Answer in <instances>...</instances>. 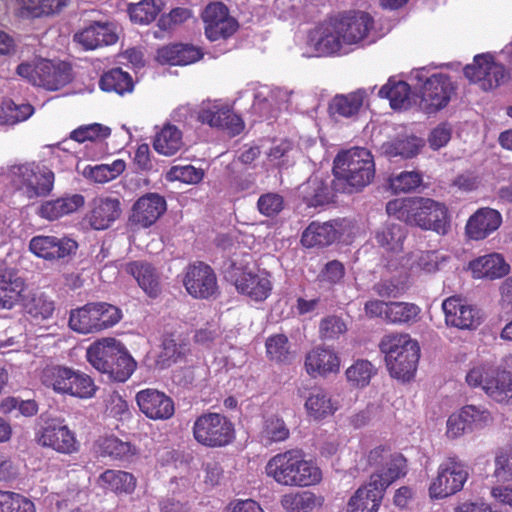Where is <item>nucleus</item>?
I'll return each mask as SVG.
<instances>
[{"label": "nucleus", "mask_w": 512, "mask_h": 512, "mask_svg": "<svg viewBox=\"0 0 512 512\" xmlns=\"http://www.w3.org/2000/svg\"><path fill=\"white\" fill-rule=\"evenodd\" d=\"M16 71L34 86L51 91L58 90L71 81V66L63 61L40 59L35 64L21 63Z\"/></svg>", "instance_id": "6e6552de"}, {"label": "nucleus", "mask_w": 512, "mask_h": 512, "mask_svg": "<svg viewBox=\"0 0 512 512\" xmlns=\"http://www.w3.org/2000/svg\"><path fill=\"white\" fill-rule=\"evenodd\" d=\"M13 185L28 199L50 194L54 185V173L35 163L19 165L13 172Z\"/></svg>", "instance_id": "1a4fd4ad"}, {"label": "nucleus", "mask_w": 512, "mask_h": 512, "mask_svg": "<svg viewBox=\"0 0 512 512\" xmlns=\"http://www.w3.org/2000/svg\"><path fill=\"white\" fill-rule=\"evenodd\" d=\"M0 512H37L35 504L26 496L0 490Z\"/></svg>", "instance_id": "bf43d9fd"}, {"label": "nucleus", "mask_w": 512, "mask_h": 512, "mask_svg": "<svg viewBox=\"0 0 512 512\" xmlns=\"http://www.w3.org/2000/svg\"><path fill=\"white\" fill-rule=\"evenodd\" d=\"M230 277L236 290L253 301L262 302L271 294L272 282L266 271L255 273L247 266L233 264Z\"/></svg>", "instance_id": "4468645a"}, {"label": "nucleus", "mask_w": 512, "mask_h": 512, "mask_svg": "<svg viewBox=\"0 0 512 512\" xmlns=\"http://www.w3.org/2000/svg\"><path fill=\"white\" fill-rule=\"evenodd\" d=\"M456 92L451 77L444 73H435L428 77L420 88V108L426 114H433L445 108Z\"/></svg>", "instance_id": "f8f14e48"}, {"label": "nucleus", "mask_w": 512, "mask_h": 512, "mask_svg": "<svg viewBox=\"0 0 512 512\" xmlns=\"http://www.w3.org/2000/svg\"><path fill=\"white\" fill-rule=\"evenodd\" d=\"M420 308L407 302H389L386 308V321L392 324H403L416 321Z\"/></svg>", "instance_id": "6e6d98bb"}, {"label": "nucleus", "mask_w": 512, "mask_h": 512, "mask_svg": "<svg viewBox=\"0 0 512 512\" xmlns=\"http://www.w3.org/2000/svg\"><path fill=\"white\" fill-rule=\"evenodd\" d=\"M126 168V163L122 159H117L111 164L97 165L90 171V177L98 183H106L116 179Z\"/></svg>", "instance_id": "0e129e2a"}, {"label": "nucleus", "mask_w": 512, "mask_h": 512, "mask_svg": "<svg viewBox=\"0 0 512 512\" xmlns=\"http://www.w3.org/2000/svg\"><path fill=\"white\" fill-rule=\"evenodd\" d=\"M344 44H358L364 40L374 26V19L364 11H347L332 17Z\"/></svg>", "instance_id": "f3484780"}, {"label": "nucleus", "mask_w": 512, "mask_h": 512, "mask_svg": "<svg viewBox=\"0 0 512 512\" xmlns=\"http://www.w3.org/2000/svg\"><path fill=\"white\" fill-rule=\"evenodd\" d=\"M384 491L372 482L360 487L350 498L347 512H377L381 504Z\"/></svg>", "instance_id": "e433bc0d"}, {"label": "nucleus", "mask_w": 512, "mask_h": 512, "mask_svg": "<svg viewBox=\"0 0 512 512\" xmlns=\"http://www.w3.org/2000/svg\"><path fill=\"white\" fill-rule=\"evenodd\" d=\"M41 380L58 394L80 399L92 398L98 389L90 375L60 365L45 368Z\"/></svg>", "instance_id": "39448f33"}, {"label": "nucleus", "mask_w": 512, "mask_h": 512, "mask_svg": "<svg viewBox=\"0 0 512 512\" xmlns=\"http://www.w3.org/2000/svg\"><path fill=\"white\" fill-rule=\"evenodd\" d=\"M161 10L162 3L158 4L155 0H141L128 6L130 19L139 24L151 23L156 19Z\"/></svg>", "instance_id": "4d7b16f0"}, {"label": "nucleus", "mask_w": 512, "mask_h": 512, "mask_svg": "<svg viewBox=\"0 0 512 512\" xmlns=\"http://www.w3.org/2000/svg\"><path fill=\"white\" fill-rule=\"evenodd\" d=\"M34 113V107L29 103L16 104L12 100L0 105V124L14 125L27 120Z\"/></svg>", "instance_id": "5fc2aeb1"}, {"label": "nucleus", "mask_w": 512, "mask_h": 512, "mask_svg": "<svg viewBox=\"0 0 512 512\" xmlns=\"http://www.w3.org/2000/svg\"><path fill=\"white\" fill-rule=\"evenodd\" d=\"M137 367V362L125 349L114 361L109 365V368L103 373L107 374L109 379L124 383L134 373Z\"/></svg>", "instance_id": "3c124183"}, {"label": "nucleus", "mask_w": 512, "mask_h": 512, "mask_svg": "<svg viewBox=\"0 0 512 512\" xmlns=\"http://www.w3.org/2000/svg\"><path fill=\"white\" fill-rule=\"evenodd\" d=\"M280 502L288 512H310L323 504V498L311 491L291 492L284 494Z\"/></svg>", "instance_id": "de8ad7c7"}, {"label": "nucleus", "mask_w": 512, "mask_h": 512, "mask_svg": "<svg viewBox=\"0 0 512 512\" xmlns=\"http://www.w3.org/2000/svg\"><path fill=\"white\" fill-rule=\"evenodd\" d=\"M365 92L358 90L347 95H336L330 104V112L342 117H351L357 114L363 105Z\"/></svg>", "instance_id": "8fccbe9b"}, {"label": "nucleus", "mask_w": 512, "mask_h": 512, "mask_svg": "<svg viewBox=\"0 0 512 512\" xmlns=\"http://www.w3.org/2000/svg\"><path fill=\"white\" fill-rule=\"evenodd\" d=\"M376 372V368L370 361L358 359L346 369L345 375L352 387L363 388L369 385Z\"/></svg>", "instance_id": "864d4df0"}, {"label": "nucleus", "mask_w": 512, "mask_h": 512, "mask_svg": "<svg viewBox=\"0 0 512 512\" xmlns=\"http://www.w3.org/2000/svg\"><path fill=\"white\" fill-rule=\"evenodd\" d=\"M74 40L86 50H93L101 46L115 44L118 36L110 23L93 22L75 33Z\"/></svg>", "instance_id": "7c9ffc66"}, {"label": "nucleus", "mask_w": 512, "mask_h": 512, "mask_svg": "<svg viewBox=\"0 0 512 512\" xmlns=\"http://www.w3.org/2000/svg\"><path fill=\"white\" fill-rule=\"evenodd\" d=\"M267 477L288 487H309L322 479L320 468L306 460L301 450H286L271 457L265 465Z\"/></svg>", "instance_id": "7ed1b4c3"}, {"label": "nucleus", "mask_w": 512, "mask_h": 512, "mask_svg": "<svg viewBox=\"0 0 512 512\" xmlns=\"http://www.w3.org/2000/svg\"><path fill=\"white\" fill-rule=\"evenodd\" d=\"M267 358L276 363H288L292 352L288 337L285 334H273L265 342Z\"/></svg>", "instance_id": "603ef678"}, {"label": "nucleus", "mask_w": 512, "mask_h": 512, "mask_svg": "<svg viewBox=\"0 0 512 512\" xmlns=\"http://www.w3.org/2000/svg\"><path fill=\"white\" fill-rule=\"evenodd\" d=\"M84 203L81 194H73L44 202L39 207L38 214L43 219L53 221L77 211Z\"/></svg>", "instance_id": "f704fd0d"}, {"label": "nucleus", "mask_w": 512, "mask_h": 512, "mask_svg": "<svg viewBox=\"0 0 512 512\" xmlns=\"http://www.w3.org/2000/svg\"><path fill=\"white\" fill-rule=\"evenodd\" d=\"M463 72L470 82L478 84L484 91L493 90L509 79L505 66L496 62L490 53L474 56L473 63L466 65Z\"/></svg>", "instance_id": "9d476101"}, {"label": "nucleus", "mask_w": 512, "mask_h": 512, "mask_svg": "<svg viewBox=\"0 0 512 512\" xmlns=\"http://www.w3.org/2000/svg\"><path fill=\"white\" fill-rule=\"evenodd\" d=\"M445 323L462 330L476 328L480 324L479 310L459 296H451L442 303Z\"/></svg>", "instance_id": "aec40b11"}, {"label": "nucleus", "mask_w": 512, "mask_h": 512, "mask_svg": "<svg viewBox=\"0 0 512 512\" xmlns=\"http://www.w3.org/2000/svg\"><path fill=\"white\" fill-rule=\"evenodd\" d=\"M18 3L23 16L40 18L61 13L70 0H18Z\"/></svg>", "instance_id": "c03bdc74"}, {"label": "nucleus", "mask_w": 512, "mask_h": 512, "mask_svg": "<svg viewBox=\"0 0 512 512\" xmlns=\"http://www.w3.org/2000/svg\"><path fill=\"white\" fill-rule=\"evenodd\" d=\"M473 278L496 280L505 277L510 272V265L502 254L492 252L471 260L468 264Z\"/></svg>", "instance_id": "c85d7f7f"}, {"label": "nucleus", "mask_w": 512, "mask_h": 512, "mask_svg": "<svg viewBox=\"0 0 512 512\" xmlns=\"http://www.w3.org/2000/svg\"><path fill=\"white\" fill-rule=\"evenodd\" d=\"M262 433L270 442H282L289 438L290 430L282 418L271 416L265 420Z\"/></svg>", "instance_id": "69168bd1"}, {"label": "nucleus", "mask_w": 512, "mask_h": 512, "mask_svg": "<svg viewBox=\"0 0 512 512\" xmlns=\"http://www.w3.org/2000/svg\"><path fill=\"white\" fill-rule=\"evenodd\" d=\"M305 409L309 417L321 421L333 416L338 410V402L325 390H313L305 402Z\"/></svg>", "instance_id": "ea45409f"}, {"label": "nucleus", "mask_w": 512, "mask_h": 512, "mask_svg": "<svg viewBox=\"0 0 512 512\" xmlns=\"http://www.w3.org/2000/svg\"><path fill=\"white\" fill-rule=\"evenodd\" d=\"M125 349V345L112 337L101 338L93 342L86 351L87 361L92 367L101 373H104L109 365Z\"/></svg>", "instance_id": "bb28decb"}, {"label": "nucleus", "mask_w": 512, "mask_h": 512, "mask_svg": "<svg viewBox=\"0 0 512 512\" xmlns=\"http://www.w3.org/2000/svg\"><path fill=\"white\" fill-rule=\"evenodd\" d=\"M136 402L140 411L152 420H168L175 413L172 398L157 389L140 390L136 394Z\"/></svg>", "instance_id": "412c9836"}, {"label": "nucleus", "mask_w": 512, "mask_h": 512, "mask_svg": "<svg viewBox=\"0 0 512 512\" xmlns=\"http://www.w3.org/2000/svg\"><path fill=\"white\" fill-rule=\"evenodd\" d=\"M111 129L99 123L82 125L70 133V139L78 143L106 139L110 136Z\"/></svg>", "instance_id": "052dcab7"}, {"label": "nucleus", "mask_w": 512, "mask_h": 512, "mask_svg": "<svg viewBox=\"0 0 512 512\" xmlns=\"http://www.w3.org/2000/svg\"><path fill=\"white\" fill-rule=\"evenodd\" d=\"M25 280L14 269L0 270V309L10 310L22 299Z\"/></svg>", "instance_id": "2f4dec72"}, {"label": "nucleus", "mask_w": 512, "mask_h": 512, "mask_svg": "<svg viewBox=\"0 0 512 512\" xmlns=\"http://www.w3.org/2000/svg\"><path fill=\"white\" fill-rule=\"evenodd\" d=\"M468 478L464 463L457 456L448 457L438 468L437 477L429 486L431 498L443 499L459 492Z\"/></svg>", "instance_id": "9b49d317"}, {"label": "nucleus", "mask_w": 512, "mask_h": 512, "mask_svg": "<svg viewBox=\"0 0 512 512\" xmlns=\"http://www.w3.org/2000/svg\"><path fill=\"white\" fill-rule=\"evenodd\" d=\"M24 313L35 323L50 319L55 311V302L44 292H33L22 297Z\"/></svg>", "instance_id": "c9c22d12"}, {"label": "nucleus", "mask_w": 512, "mask_h": 512, "mask_svg": "<svg viewBox=\"0 0 512 512\" xmlns=\"http://www.w3.org/2000/svg\"><path fill=\"white\" fill-rule=\"evenodd\" d=\"M30 251L50 262L68 261L78 250L76 240L67 236L37 235L29 242Z\"/></svg>", "instance_id": "dca6fc26"}, {"label": "nucleus", "mask_w": 512, "mask_h": 512, "mask_svg": "<svg viewBox=\"0 0 512 512\" xmlns=\"http://www.w3.org/2000/svg\"><path fill=\"white\" fill-rule=\"evenodd\" d=\"M379 349L385 355L387 369L393 378L409 381L414 376L420 347L408 334L385 335L379 343Z\"/></svg>", "instance_id": "20e7f679"}, {"label": "nucleus", "mask_w": 512, "mask_h": 512, "mask_svg": "<svg viewBox=\"0 0 512 512\" xmlns=\"http://www.w3.org/2000/svg\"><path fill=\"white\" fill-rule=\"evenodd\" d=\"M334 189L339 193L362 191L375 177L372 153L363 147L338 152L333 161Z\"/></svg>", "instance_id": "f03ea898"}, {"label": "nucleus", "mask_w": 512, "mask_h": 512, "mask_svg": "<svg viewBox=\"0 0 512 512\" xmlns=\"http://www.w3.org/2000/svg\"><path fill=\"white\" fill-rule=\"evenodd\" d=\"M405 229L399 224H387L376 232L377 244L387 252L398 253L403 249Z\"/></svg>", "instance_id": "09e8293b"}, {"label": "nucleus", "mask_w": 512, "mask_h": 512, "mask_svg": "<svg viewBox=\"0 0 512 512\" xmlns=\"http://www.w3.org/2000/svg\"><path fill=\"white\" fill-rule=\"evenodd\" d=\"M166 210L167 203L163 196L158 193H147L133 204L129 221L134 226L149 228Z\"/></svg>", "instance_id": "4be33fe9"}, {"label": "nucleus", "mask_w": 512, "mask_h": 512, "mask_svg": "<svg viewBox=\"0 0 512 512\" xmlns=\"http://www.w3.org/2000/svg\"><path fill=\"white\" fill-rule=\"evenodd\" d=\"M203 57L201 50L189 44H171L157 50V61L160 64L184 66L192 64Z\"/></svg>", "instance_id": "473e14b6"}, {"label": "nucleus", "mask_w": 512, "mask_h": 512, "mask_svg": "<svg viewBox=\"0 0 512 512\" xmlns=\"http://www.w3.org/2000/svg\"><path fill=\"white\" fill-rule=\"evenodd\" d=\"M94 447L100 456L115 460H130L136 454L134 445L114 435L99 437Z\"/></svg>", "instance_id": "a19ab883"}, {"label": "nucleus", "mask_w": 512, "mask_h": 512, "mask_svg": "<svg viewBox=\"0 0 512 512\" xmlns=\"http://www.w3.org/2000/svg\"><path fill=\"white\" fill-rule=\"evenodd\" d=\"M461 409L469 429L484 428L493 422L492 414L484 406L465 405Z\"/></svg>", "instance_id": "e2e57ef3"}, {"label": "nucleus", "mask_w": 512, "mask_h": 512, "mask_svg": "<svg viewBox=\"0 0 512 512\" xmlns=\"http://www.w3.org/2000/svg\"><path fill=\"white\" fill-rule=\"evenodd\" d=\"M99 87L105 92H115L119 95L133 91L134 82L131 75L121 68L106 71L99 80Z\"/></svg>", "instance_id": "49530a36"}, {"label": "nucleus", "mask_w": 512, "mask_h": 512, "mask_svg": "<svg viewBox=\"0 0 512 512\" xmlns=\"http://www.w3.org/2000/svg\"><path fill=\"white\" fill-rule=\"evenodd\" d=\"M202 19L205 35L210 41L228 39L239 27L236 19L229 15L228 8L220 2L207 5Z\"/></svg>", "instance_id": "6ab92c4d"}, {"label": "nucleus", "mask_w": 512, "mask_h": 512, "mask_svg": "<svg viewBox=\"0 0 512 512\" xmlns=\"http://www.w3.org/2000/svg\"><path fill=\"white\" fill-rule=\"evenodd\" d=\"M340 364V357L334 349L319 345L312 348L305 355L304 368L312 378L326 377L338 373Z\"/></svg>", "instance_id": "5701e85b"}, {"label": "nucleus", "mask_w": 512, "mask_h": 512, "mask_svg": "<svg viewBox=\"0 0 512 512\" xmlns=\"http://www.w3.org/2000/svg\"><path fill=\"white\" fill-rule=\"evenodd\" d=\"M502 224L501 213L489 207L479 208L466 222L465 234L470 240H484Z\"/></svg>", "instance_id": "393cba45"}, {"label": "nucleus", "mask_w": 512, "mask_h": 512, "mask_svg": "<svg viewBox=\"0 0 512 512\" xmlns=\"http://www.w3.org/2000/svg\"><path fill=\"white\" fill-rule=\"evenodd\" d=\"M309 44L318 56H330L340 52L344 44L333 19L319 26L309 35Z\"/></svg>", "instance_id": "c756f323"}, {"label": "nucleus", "mask_w": 512, "mask_h": 512, "mask_svg": "<svg viewBox=\"0 0 512 512\" xmlns=\"http://www.w3.org/2000/svg\"><path fill=\"white\" fill-rule=\"evenodd\" d=\"M415 137L395 139L382 144L381 152L389 158L400 156L402 158H412L417 155L419 146Z\"/></svg>", "instance_id": "13d9d810"}, {"label": "nucleus", "mask_w": 512, "mask_h": 512, "mask_svg": "<svg viewBox=\"0 0 512 512\" xmlns=\"http://www.w3.org/2000/svg\"><path fill=\"white\" fill-rule=\"evenodd\" d=\"M340 234L332 222H311L303 231L301 243L304 247H326L334 243Z\"/></svg>", "instance_id": "72a5a7b5"}, {"label": "nucleus", "mask_w": 512, "mask_h": 512, "mask_svg": "<svg viewBox=\"0 0 512 512\" xmlns=\"http://www.w3.org/2000/svg\"><path fill=\"white\" fill-rule=\"evenodd\" d=\"M183 135L181 130L170 123L165 124L155 134L153 147L155 151L164 156L175 155L183 146Z\"/></svg>", "instance_id": "37998d69"}, {"label": "nucleus", "mask_w": 512, "mask_h": 512, "mask_svg": "<svg viewBox=\"0 0 512 512\" xmlns=\"http://www.w3.org/2000/svg\"><path fill=\"white\" fill-rule=\"evenodd\" d=\"M334 180L331 185L327 179H322L318 175L310 176L304 183L298 187V195L307 207H323L334 202L335 193Z\"/></svg>", "instance_id": "b1692460"}, {"label": "nucleus", "mask_w": 512, "mask_h": 512, "mask_svg": "<svg viewBox=\"0 0 512 512\" xmlns=\"http://www.w3.org/2000/svg\"><path fill=\"white\" fill-rule=\"evenodd\" d=\"M124 271L136 280L148 297L155 299L161 294V275L151 263L144 260L130 261L125 264Z\"/></svg>", "instance_id": "a878e982"}, {"label": "nucleus", "mask_w": 512, "mask_h": 512, "mask_svg": "<svg viewBox=\"0 0 512 512\" xmlns=\"http://www.w3.org/2000/svg\"><path fill=\"white\" fill-rule=\"evenodd\" d=\"M0 411L3 414H10L13 412L24 417H32L38 412V404L34 400H22L16 397H7L0 403Z\"/></svg>", "instance_id": "680f3d73"}, {"label": "nucleus", "mask_w": 512, "mask_h": 512, "mask_svg": "<svg viewBox=\"0 0 512 512\" xmlns=\"http://www.w3.org/2000/svg\"><path fill=\"white\" fill-rule=\"evenodd\" d=\"M197 443L208 448L228 446L235 439V427L224 414L206 412L196 418L192 427Z\"/></svg>", "instance_id": "0eeeda50"}, {"label": "nucleus", "mask_w": 512, "mask_h": 512, "mask_svg": "<svg viewBox=\"0 0 512 512\" xmlns=\"http://www.w3.org/2000/svg\"><path fill=\"white\" fill-rule=\"evenodd\" d=\"M121 214V204L117 198L97 197L91 202V209L86 215L90 226L95 230H105Z\"/></svg>", "instance_id": "cd10ccee"}, {"label": "nucleus", "mask_w": 512, "mask_h": 512, "mask_svg": "<svg viewBox=\"0 0 512 512\" xmlns=\"http://www.w3.org/2000/svg\"><path fill=\"white\" fill-rule=\"evenodd\" d=\"M410 94L411 87L407 82L393 78H389L378 93L381 98L389 100L390 106L394 110L407 108L410 104Z\"/></svg>", "instance_id": "a18cd8bd"}, {"label": "nucleus", "mask_w": 512, "mask_h": 512, "mask_svg": "<svg viewBox=\"0 0 512 512\" xmlns=\"http://www.w3.org/2000/svg\"><path fill=\"white\" fill-rule=\"evenodd\" d=\"M484 392L498 403L512 402V374L509 371L496 369L486 379Z\"/></svg>", "instance_id": "4c0bfd02"}, {"label": "nucleus", "mask_w": 512, "mask_h": 512, "mask_svg": "<svg viewBox=\"0 0 512 512\" xmlns=\"http://www.w3.org/2000/svg\"><path fill=\"white\" fill-rule=\"evenodd\" d=\"M347 326L341 317L330 315L323 318L319 325V334L322 339L334 340L346 333Z\"/></svg>", "instance_id": "338daca9"}, {"label": "nucleus", "mask_w": 512, "mask_h": 512, "mask_svg": "<svg viewBox=\"0 0 512 512\" xmlns=\"http://www.w3.org/2000/svg\"><path fill=\"white\" fill-rule=\"evenodd\" d=\"M187 293L195 299H209L218 293V282L210 265L196 261L190 263L183 276Z\"/></svg>", "instance_id": "2eb2a0df"}, {"label": "nucleus", "mask_w": 512, "mask_h": 512, "mask_svg": "<svg viewBox=\"0 0 512 512\" xmlns=\"http://www.w3.org/2000/svg\"><path fill=\"white\" fill-rule=\"evenodd\" d=\"M122 318L121 310L107 302H90L73 309L69 316V327L78 333L89 334L115 326Z\"/></svg>", "instance_id": "423d86ee"}, {"label": "nucleus", "mask_w": 512, "mask_h": 512, "mask_svg": "<svg viewBox=\"0 0 512 512\" xmlns=\"http://www.w3.org/2000/svg\"><path fill=\"white\" fill-rule=\"evenodd\" d=\"M406 462V458L401 453H392L381 470L371 475L372 485H376L385 492L395 480L406 474Z\"/></svg>", "instance_id": "58836bf2"}, {"label": "nucleus", "mask_w": 512, "mask_h": 512, "mask_svg": "<svg viewBox=\"0 0 512 512\" xmlns=\"http://www.w3.org/2000/svg\"><path fill=\"white\" fill-rule=\"evenodd\" d=\"M389 216L419 227L425 231H433L438 235H446L451 229L449 210L444 203L426 197H406L390 200L386 204Z\"/></svg>", "instance_id": "f257e3e1"}, {"label": "nucleus", "mask_w": 512, "mask_h": 512, "mask_svg": "<svg viewBox=\"0 0 512 512\" xmlns=\"http://www.w3.org/2000/svg\"><path fill=\"white\" fill-rule=\"evenodd\" d=\"M136 483L133 474L122 470L107 469L99 476V485L118 495L133 493Z\"/></svg>", "instance_id": "79ce46f5"}, {"label": "nucleus", "mask_w": 512, "mask_h": 512, "mask_svg": "<svg viewBox=\"0 0 512 512\" xmlns=\"http://www.w3.org/2000/svg\"><path fill=\"white\" fill-rule=\"evenodd\" d=\"M197 120L211 128L225 131L231 137L241 134L245 128L242 117L218 101L203 103L197 112Z\"/></svg>", "instance_id": "ddd939ff"}, {"label": "nucleus", "mask_w": 512, "mask_h": 512, "mask_svg": "<svg viewBox=\"0 0 512 512\" xmlns=\"http://www.w3.org/2000/svg\"><path fill=\"white\" fill-rule=\"evenodd\" d=\"M193 16L191 9L186 7H176L167 14H162L158 19L157 26L162 31H170L176 26L183 24Z\"/></svg>", "instance_id": "774afa93"}, {"label": "nucleus", "mask_w": 512, "mask_h": 512, "mask_svg": "<svg viewBox=\"0 0 512 512\" xmlns=\"http://www.w3.org/2000/svg\"><path fill=\"white\" fill-rule=\"evenodd\" d=\"M38 443L65 455L77 453L80 448L75 433L56 419L45 422L38 434Z\"/></svg>", "instance_id": "a211bd4d"}]
</instances>
